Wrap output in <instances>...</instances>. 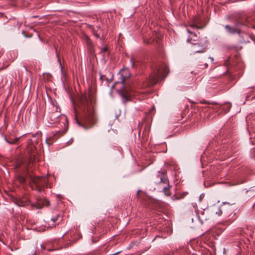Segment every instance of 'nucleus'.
<instances>
[{
	"label": "nucleus",
	"instance_id": "nucleus-1",
	"mask_svg": "<svg viewBox=\"0 0 255 255\" xmlns=\"http://www.w3.org/2000/svg\"><path fill=\"white\" fill-rule=\"evenodd\" d=\"M79 108L82 112L81 121L76 116L75 120L79 126L87 129L92 128L96 123L97 118L92 101L89 96L82 95L79 99Z\"/></svg>",
	"mask_w": 255,
	"mask_h": 255
},
{
	"label": "nucleus",
	"instance_id": "nucleus-2",
	"mask_svg": "<svg viewBox=\"0 0 255 255\" xmlns=\"http://www.w3.org/2000/svg\"><path fill=\"white\" fill-rule=\"evenodd\" d=\"M168 73V68L165 65H162L156 69L146 81H143L140 88H144L154 85L158 80L164 79Z\"/></svg>",
	"mask_w": 255,
	"mask_h": 255
},
{
	"label": "nucleus",
	"instance_id": "nucleus-3",
	"mask_svg": "<svg viewBox=\"0 0 255 255\" xmlns=\"http://www.w3.org/2000/svg\"><path fill=\"white\" fill-rule=\"evenodd\" d=\"M26 176L27 178L35 186V189L39 192L41 191V188L46 185L48 180L45 177L42 176H36L31 174L28 169L26 171Z\"/></svg>",
	"mask_w": 255,
	"mask_h": 255
},
{
	"label": "nucleus",
	"instance_id": "nucleus-4",
	"mask_svg": "<svg viewBox=\"0 0 255 255\" xmlns=\"http://www.w3.org/2000/svg\"><path fill=\"white\" fill-rule=\"evenodd\" d=\"M155 182L157 184L162 183L165 184L167 186L163 187V191L166 195L169 196L170 195V191L169 189V181L167 178L166 174L164 172H158L157 177L155 179Z\"/></svg>",
	"mask_w": 255,
	"mask_h": 255
},
{
	"label": "nucleus",
	"instance_id": "nucleus-5",
	"mask_svg": "<svg viewBox=\"0 0 255 255\" xmlns=\"http://www.w3.org/2000/svg\"><path fill=\"white\" fill-rule=\"evenodd\" d=\"M50 204L49 201L41 197H38L36 201L34 203H31V206L33 209H40L45 206H48Z\"/></svg>",
	"mask_w": 255,
	"mask_h": 255
},
{
	"label": "nucleus",
	"instance_id": "nucleus-6",
	"mask_svg": "<svg viewBox=\"0 0 255 255\" xmlns=\"http://www.w3.org/2000/svg\"><path fill=\"white\" fill-rule=\"evenodd\" d=\"M132 88L130 86L128 87L125 86L121 89L122 95L126 101L128 100V98L131 96L130 92H132Z\"/></svg>",
	"mask_w": 255,
	"mask_h": 255
},
{
	"label": "nucleus",
	"instance_id": "nucleus-7",
	"mask_svg": "<svg viewBox=\"0 0 255 255\" xmlns=\"http://www.w3.org/2000/svg\"><path fill=\"white\" fill-rule=\"evenodd\" d=\"M59 114L57 112H53L49 114V119L51 124L56 123L59 121Z\"/></svg>",
	"mask_w": 255,
	"mask_h": 255
},
{
	"label": "nucleus",
	"instance_id": "nucleus-8",
	"mask_svg": "<svg viewBox=\"0 0 255 255\" xmlns=\"http://www.w3.org/2000/svg\"><path fill=\"white\" fill-rule=\"evenodd\" d=\"M119 75L121 77V83L124 84L126 79L129 76V72L127 70H121Z\"/></svg>",
	"mask_w": 255,
	"mask_h": 255
},
{
	"label": "nucleus",
	"instance_id": "nucleus-9",
	"mask_svg": "<svg viewBox=\"0 0 255 255\" xmlns=\"http://www.w3.org/2000/svg\"><path fill=\"white\" fill-rule=\"evenodd\" d=\"M187 32L190 34L187 39L188 42H191L192 41H197L198 40V37L195 33L192 32L189 29H187Z\"/></svg>",
	"mask_w": 255,
	"mask_h": 255
},
{
	"label": "nucleus",
	"instance_id": "nucleus-10",
	"mask_svg": "<svg viewBox=\"0 0 255 255\" xmlns=\"http://www.w3.org/2000/svg\"><path fill=\"white\" fill-rule=\"evenodd\" d=\"M225 28L227 32L230 34H234L236 32L238 34H240L241 32L240 30L236 28L235 27H232L229 25H226L225 26Z\"/></svg>",
	"mask_w": 255,
	"mask_h": 255
},
{
	"label": "nucleus",
	"instance_id": "nucleus-11",
	"mask_svg": "<svg viewBox=\"0 0 255 255\" xmlns=\"http://www.w3.org/2000/svg\"><path fill=\"white\" fill-rule=\"evenodd\" d=\"M206 47V42L200 43L199 44V49H195V51L194 52V53L204 52L205 51Z\"/></svg>",
	"mask_w": 255,
	"mask_h": 255
},
{
	"label": "nucleus",
	"instance_id": "nucleus-12",
	"mask_svg": "<svg viewBox=\"0 0 255 255\" xmlns=\"http://www.w3.org/2000/svg\"><path fill=\"white\" fill-rule=\"evenodd\" d=\"M19 139V137H15L14 138H12L11 137H5V141L7 143L11 144L16 143L18 141Z\"/></svg>",
	"mask_w": 255,
	"mask_h": 255
},
{
	"label": "nucleus",
	"instance_id": "nucleus-13",
	"mask_svg": "<svg viewBox=\"0 0 255 255\" xmlns=\"http://www.w3.org/2000/svg\"><path fill=\"white\" fill-rule=\"evenodd\" d=\"M139 94H140V99H144L148 98V92L147 91H145L143 92H139Z\"/></svg>",
	"mask_w": 255,
	"mask_h": 255
},
{
	"label": "nucleus",
	"instance_id": "nucleus-14",
	"mask_svg": "<svg viewBox=\"0 0 255 255\" xmlns=\"http://www.w3.org/2000/svg\"><path fill=\"white\" fill-rule=\"evenodd\" d=\"M130 62L131 66L132 67H134L135 66V59L133 56H131L130 57Z\"/></svg>",
	"mask_w": 255,
	"mask_h": 255
},
{
	"label": "nucleus",
	"instance_id": "nucleus-15",
	"mask_svg": "<svg viewBox=\"0 0 255 255\" xmlns=\"http://www.w3.org/2000/svg\"><path fill=\"white\" fill-rule=\"evenodd\" d=\"M60 218V216L58 214H56L55 216L51 218V220L53 222H55L58 220V219Z\"/></svg>",
	"mask_w": 255,
	"mask_h": 255
},
{
	"label": "nucleus",
	"instance_id": "nucleus-16",
	"mask_svg": "<svg viewBox=\"0 0 255 255\" xmlns=\"http://www.w3.org/2000/svg\"><path fill=\"white\" fill-rule=\"evenodd\" d=\"M108 52V48L107 47H104L101 48V52L103 54Z\"/></svg>",
	"mask_w": 255,
	"mask_h": 255
},
{
	"label": "nucleus",
	"instance_id": "nucleus-17",
	"mask_svg": "<svg viewBox=\"0 0 255 255\" xmlns=\"http://www.w3.org/2000/svg\"><path fill=\"white\" fill-rule=\"evenodd\" d=\"M17 205L19 206H24L25 205V203L23 201H18Z\"/></svg>",
	"mask_w": 255,
	"mask_h": 255
},
{
	"label": "nucleus",
	"instance_id": "nucleus-18",
	"mask_svg": "<svg viewBox=\"0 0 255 255\" xmlns=\"http://www.w3.org/2000/svg\"><path fill=\"white\" fill-rule=\"evenodd\" d=\"M93 33L96 37L98 38H100V34L98 33V32H96L94 29L93 30Z\"/></svg>",
	"mask_w": 255,
	"mask_h": 255
},
{
	"label": "nucleus",
	"instance_id": "nucleus-19",
	"mask_svg": "<svg viewBox=\"0 0 255 255\" xmlns=\"http://www.w3.org/2000/svg\"><path fill=\"white\" fill-rule=\"evenodd\" d=\"M190 26L194 28H199V27L197 26L196 24H192L190 25Z\"/></svg>",
	"mask_w": 255,
	"mask_h": 255
},
{
	"label": "nucleus",
	"instance_id": "nucleus-20",
	"mask_svg": "<svg viewBox=\"0 0 255 255\" xmlns=\"http://www.w3.org/2000/svg\"><path fill=\"white\" fill-rule=\"evenodd\" d=\"M216 213L217 214V212H216ZM222 211L220 209V210H219V212L218 213V215H221V214H222Z\"/></svg>",
	"mask_w": 255,
	"mask_h": 255
},
{
	"label": "nucleus",
	"instance_id": "nucleus-21",
	"mask_svg": "<svg viewBox=\"0 0 255 255\" xmlns=\"http://www.w3.org/2000/svg\"><path fill=\"white\" fill-rule=\"evenodd\" d=\"M8 64L4 65V66L2 68H5L7 67L8 66Z\"/></svg>",
	"mask_w": 255,
	"mask_h": 255
},
{
	"label": "nucleus",
	"instance_id": "nucleus-22",
	"mask_svg": "<svg viewBox=\"0 0 255 255\" xmlns=\"http://www.w3.org/2000/svg\"><path fill=\"white\" fill-rule=\"evenodd\" d=\"M205 67H207L208 66V64H207V63H206L205 64Z\"/></svg>",
	"mask_w": 255,
	"mask_h": 255
},
{
	"label": "nucleus",
	"instance_id": "nucleus-23",
	"mask_svg": "<svg viewBox=\"0 0 255 255\" xmlns=\"http://www.w3.org/2000/svg\"><path fill=\"white\" fill-rule=\"evenodd\" d=\"M211 59V60L213 61V58H210Z\"/></svg>",
	"mask_w": 255,
	"mask_h": 255
},
{
	"label": "nucleus",
	"instance_id": "nucleus-24",
	"mask_svg": "<svg viewBox=\"0 0 255 255\" xmlns=\"http://www.w3.org/2000/svg\"><path fill=\"white\" fill-rule=\"evenodd\" d=\"M41 248L43 249H44L42 246H41Z\"/></svg>",
	"mask_w": 255,
	"mask_h": 255
},
{
	"label": "nucleus",
	"instance_id": "nucleus-25",
	"mask_svg": "<svg viewBox=\"0 0 255 255\" xmlns=\"http://www.w3.org/2000/svg\"><path fill=\"white\" fill-rule=\"evenodd\" d=\"M35 254V252L34 253V254H33V255H34Z\"/></svg>",
	"mask_w": 255,
	"mask_h": 255
}]
</instances>
